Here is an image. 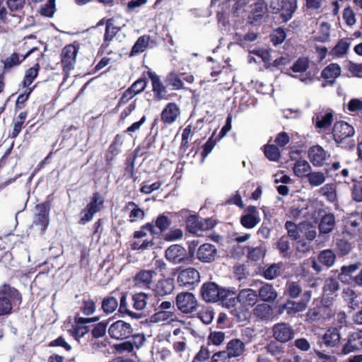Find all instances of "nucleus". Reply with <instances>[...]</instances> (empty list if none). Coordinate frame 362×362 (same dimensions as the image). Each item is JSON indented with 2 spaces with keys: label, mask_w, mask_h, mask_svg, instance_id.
Returning a JSON list of instances; mask_svg holds the SVG:
<instances>
[{
  "label": "nucleus",
  "mask_w": 362,
  "mask_h": 362,
  "mask_svg": "<svg viewBox=\"0 0 362 362\" xmlns=\"http://www.w3.org/2000/svg\"><path fill=\"white\" fill-rule=\"evenodd\" d=\"M21 300V296L17 289L6 283L1 284L0 317L10 315L13 305L20 304Z\"/></svg>",
  "instance_id": "obj_1"
},
{
  "label": "nucleus",
  "mask_w": 362,
  "mask_h": 362,
  "mask_svg": "<svg viewBox=\"0 0 362 362\" xmlns=\"http://www.w3.org/2000/svg\"><path fill=\"white\" fill-rule=\"evenodd\" d=\"M267 5L273 13L281 11L282 21L287 22L297 8V0H267Z\"/></svg>",
  "instance_id": "obj_2"
},
{
  "label": "nucleus",
  "mask_w": 362,
  "mask_h": 362,
  "mask_svg": "<svg viewBox=\"0 0 362 362\" xmlns=\"http://www.w3.org/2000/svg\"><path fill=\"white\" fill-rule=\"evenodd\" d=\"M310 66V60L307 57H300L290 68V70L293 73H298V76H294L288 74L289 76L293 78H299V80L305 83L310 84L314 81V74L310 71H307Z\"/></svg>",
  "instance_id": "obj_3"
},
{
  "label": "nucleus",
  "mask_w": 362,
  "mask_h": 362,
  "mask_svg": "<svg viewBox=\"0 0 362 362\" xmlns=\"http://www.w3.org/2000/svg\"><path fill=\"white\" fill-rule=\"evenodd\" d=\"M177 281L180 286L192 289L200 282V274L198 270L193 267L180 269Z\"/></svg>",
  "instance_id": "obj_4"
},
{
  "label": "nucleus",
  "mask_w": 362,
  "mask_h": 362,
  "mask_svg": "<svg viewBox=\"0 0 362 362\" xmlns=\"http://www.w3.org/2000/svg\"><path fill=\"white\" fill-rule=\"evenodd\" d=\"M311 298V293L306 291L303 293L301 299L298 301L288 300L286 303L279 306V313H282L284 311L289 315L296 314L303 312L308 307V304Z\"/></svg>",
  "instance_id": "obj_5"
},
{
  "label": "nucleus",
  "mask_w": 362,
  "mask_h": 362,
  "mask_svg": "<svg viewBox=\"0 0 362 362\" xmlns=\"http://www.w3.org/2000/svg\"><path fill=\"white\" fill-rule=\"evenodd\" d=\"M176 305L182 313L191 314L197 308V300L192 293L182 292L177 295Z\"/></svg>",
  "instance_id": "obj_6"
},
{
  "label": "nucleus",
  "mask_w": 362,
  "mask_h": 362,
  "mask_svg": "<svg viewBox=\"0 0 362 362\" xmlns=\"http://www.w3.org/2000/svg\"><path fill=\"white\" fill-rule=\"evenodd\" d=\"M165 257L173 264L185 263L189 260L187 251L180 245H172L165 251Z\"/></svg>",
  "instance_id": "obj_7"
},
{
  "label": "nucleus",
  "mask_w": 362,
  "mask_h": 362,
  "mask_svg": "<svg viewBox=\"0 0 362 362\" xmlns=\"http://www.w3.org/2000/svg\"><path fill=\"white\" fill-rule=\"evenodd\" d=\"M132 332L133 329L131 325L123 320H117L112 323L108 329L110 337L117 340L128 338L131 336Z\"/></svg>",
  "instance_id": "obj_8"
},
{
  "label": "nucleus",
  "mask_w": 362,
  "mask_h": 362,
  "mask_svg": "<svg viewBox=\"0 0 362 362\" xmlns=\"http://www.w3.org/2000/svg\"><path fill=\"white\" fill-rule=\"evenodd\" d=\"M78 51V47L72 44L68 45L63 48L61 54V62L65 72L67 73L74 69Z\"/></svg>",
  "instance_id": "obj_9"
},
{
  "label": "nucleus",
  "mask_w": 362,
  "mask_h": 362,
  "mask_svg": "<svg viewBox=\"0 0 362 362\" xmlns=\"http://www.w3.org/2000/svg\"><path fill=\"white\" fill-rule=\"evenodd\" d=\"M272 336L277 341L286 343L293 338L294 330L289 324L279 322L273 326Z\"/></svg>",
  "instance_id": "obj_10"
},
{
  "label": "nucleus",
  "mask_w": 362,
  "mask_h": 362,
  "mask_svg": "<svg viewBox=\"0 0 362 362\" xmlns=\"http://www.w3.org/2000/svg\"><path fill=\"white\" fill-rule=\"evenodd\" d=\"M332 134L334 141L338 144H341L347 138L353 136L355 134V130L347 122L339 121L334 124Z\"/></svg>",
  "instance_id": "obj_11"
},
{
  "label": "nucleus",
  "mask_w": 362,
  "mask_h": 362,
  "mask_svg": "<svg viewBox=\"0 0 362 362\" xmlns=\"http://www.w3.org/2000/svg\"><path fill=\"white\" fill-rule=\"evenodd\" d=\"M103 201L100 200V196L98 193L93 195L91 202L81 211V218L79 221L81 224H86L92 220L93 215L100 211Z\"/></svg>",
  "instance_id": "obj_12"
},
{
  "label": "nucleus",
  "mask_w": 362,
  "mask_h": 362,
  "mask_svg": "<svg viewBox=\"0 0 362 362\" xmlns=\"http://www.w3.org/2000/svg\"><path fill=\"white\" fill-rule=\"evenodd\" d=\"M99 320V317H88L84 318L81 317H78L75 318V324L72 326V328L69 329V333L76 338V339H78L83 337L88 332V327L86 325L88 323L95 322Z\"/></svg>",
  "instance_id": "obj_13"
},
{
  "label": "nucleus",
  "mask_w": 362,
  "mask_h": 362,
  "mask_svg": "<svg viewBox=\"0 0 362 362\" xmlns=\"http://www.w3.org/2000/svg\"><path fill=\"white\" fill-rule=\"evenodd\" d=\"M360 349H362V332L361 330L349 335L347 341L341 349V354L347 355Z\"/></svg>",
  "instance_id": "obj_14"
},
{
  "label": "nucleus",
  "mask_w": 362,
  "mask_h": 362,
  "mask_svg": "<svg viewBox=\"0 0 362 362\" xmlns=\"http://www.w3.org/2000/svg\"><path fill=\"white\" fill-rule=\"evenodd\" d=\"M222 288L214 282L204 283L201 288V293L206 302H216L220 298Z\"/></svg>",
  "instance_id": "obj_15"
},
{
  "label": "nucleus",
  "mask_w": 362,
  "mask_h": 362,
  "mask_svg": "<svg viewBox=\"0 0 362 362\" xmlns=\"http://www.w3.org/2000/svg\"><path fill=\"white\" fill-rule=\"evenodd\" d=\"M261 221L259 212L254 206H249L245 209V214L240 218V223L246 228H255Z\"/></svg>",
  "instance_id": "obj_16"
},
{
  "label": "nucleus",
  "mask_w": 362,
  "mask_h": 362,
  "mask_svg": "<svg viewBox=\"0 0 362 362\" xmlns=\"http://www.w3.org/2000/svg\"><path fill=\"white\" fill-rule=\"evenodd\" d=\"M310 161L315 166H322L329 157V153L319 145L310 147L308 152Z\"/></svg>",
  "instance_id": "obj_17"
},
{
  "label": "nucleus",
  "mask_w": 362,
  "mask_h": 362,
  "mask_svg": "<svg viewBox=\"0 0 362 362\" xmlns=\"http://www.w3.org/2000/svg\"><path fill=\"white\" fill-rule=\"evenodd\" d=\"M333 122V113L332 111L322 110L315 113L313 117L315 127L320 130H326Z\"/></svg>",
  "instance_id": "obj_18"
},
{
  "label": "nucleus",
  "mask_w": 362,
  "mask_h": 362,
  "mask_svg": "<svg viewBox=\"0 0 362 362\" xmlns=\"http://www.w3.org/2000/svg\"><path fill=\"white\" fill-rule=\"evenodd\" d=\"M246 344L238 338H233L229 340L226 346V351L232 358L243 356L246 352Z\"/></svg>",
  "instance_id": "obj_19"
},
{
  "label": "nucleus",
  "mask_w": 362,
  "mask_h": 362,
  "mask_svg": "<svg viewBox=\"0 0 362 362\" xmlns=\"http://www.w3.org/2000/svg\"><path fill=\"white\" fill-rule=\"evenodd\" d=\"M37 209L39 213L35 215L32 226L34 230L43 233L49 223V214L42 206H37Z\"/></svg>",
  "instance_id": "obj_20"
},
{
  "label": "nucleus",
  "mask_w": 362,
  "mask_h": 362,
  "mask_svg": "<svg viewBox=\"0 0 362 362\" xmlns=\"http://www.w3.org/2000/svg\"><path fill=\"white\" fill-rule=\"evenodd\" d=\"M156 274L153 270H141L134 277V286L141 288H148L152 284L153 275Z\"/></svg>",
  "instance_id": "obj_21"
},
{
  "label": "nucleus",
  "mask_w": 362,
  "mask_h": 362,
  "mask_svg": "<svg viewBox=\"0 0 362 362\" xmlns=\"http://www.w3.org/2000/svg\"><path fill=\"white\" fill-rule=\"evenodd\" d=\"M181 113L180 107L174 103H168L161 113V120L164 123L172 124L176 121Z\"/></svg>",
  "instance_id": "obj_22"
},
{
  "label": "nucleus",
  "mask_w": 362,
  "mask_h": 362,
  "mask_svg": "<svg viewBox=\"0 0 362 362\" xmlns=\"http://www.w3.org/2000/svg\"><path fill=\"white\" fill-rule=\"evenodd\" d=\"M216 253L217 250L214 245L205 243L199 247L197 257L202 262H210L214 260Z\"/></svg>",
  "instance_id": "obj_23"
},
{
  "label": "nucleus",
  "mask_w": 362,
  "mask_h": 362,
  "mask_svg": "<svg viewBox=\"0 0 362 362\" xmlns=\"http://www.w3.org/2000/svg\"><path fill=\"white\" fill-rule=\"evenodd\" d=\"M186 225L191 233H197L198 230H207L213 227L211 220H204V224L199 220L197 216L191 215L186 220Z\"/></svg>",
  "instance_id": "obj_24"
},
{
  "label": "nucleus",
  "mask_w": 362,
  "mask_h": 362,
  "mask_svg": "<svg viewBox=\"0 0 362 362\" xmlns=\"http://www.w3.org/2000/svg\"><path fill=\"white\" fill-rule=\"evenodd\" d=\"M238 300L243 307H252L257 301V294L253 289H243L238 295Z\"/></svg>",
  "instance_id": "obj_25"
},
{
  "label": "nucleus",
  "mask_w": 362,
  "mask_h": 362,
  "mask_svg": "<svg viewBox=\"0 0 362 362\" xmlns=\"http://www.w3.org/2000/svg\"><path fill=\"white\" fill-rule=\"evenodd\" d=\"M148 76L152 81L155 98L158 100L166 99V88L162 83L159 76L153 72H148Z\"/></svg>",
  "instance_id": "obj_26"
},
{
  "label": "nucleus",
  "mask_w": 362,
  "mask_h": 362,
  "mask_svg": "<svg viewBox=\"0 0 362 362\" xmlns=\"http://www.w3.org/2000/svg\"><path fill=\"white\" fill-rule=\"evenodd\" d=\"M218 300L221 301L223 306L229 309L234 308L237 301H238V296L235 291L223 288H222V291H221Z\"/></svg>",
  "instance_id": "obj_27"
},
{
  "label": "nucleus",
  "mask_w": 362,
  "mask_h": 362,
  "mask_svg": "<svg viewBox=\"0 0 362 362\" xmlns=\"http://www.w3.org/2000/svg\"><path fill=\"white\" fill-rule=\"evenodd\" d=\"M174 290V283L172 279L159 280L155 285L154 292L157 296H165L170 294Z\"/></svg>",
  "instance_id": "obj_28"
},
{
  "label": "nucleus",
  "mask_w": 362,
  "mask_h": 362,
  "mask_svg": "<svg viewBox=\"0 0 362 362\" xmlns=\"http://www.w3.org/2000/svg\"><path fill=\"white\" fill-rule=\"evenodd\" d=\"M151 321L154 323L168 324L173 322H177L176 314L170 310H160L151 317Z\"/></svg>",
  "instance_id": "obj_29"
},
{
  "label": "nucleus",
  "mask_w": 362,
  "mask_h": 362,
  "mask_svg": "<svg viewBox=\"0 0 362 362\" xmlns=\"http://www.w3.org/2000/svg\"><path fill=\"white\" fill-rule=\"evenodd\" d=\"M340 339L339 331L335 327L329 328L322 336L324 344L329 347L337 346L339 344Z\"/></svg>",
  "instance_id": "obj_30"
},
{
  "label": "nucleus",
  "mask_w": 362,
  "mask_h": 362,
  "mask_svg": "<svg viewBox=\"0 0 362 362\" xmlns=\"http://www.w3.org/2000/svg\"><path fill=\"white\" fill-rule=\"evenodd\" d=\"M341 74V68L337 64H330L322 71V77L329 83H333Z\"/></svg>",
  "instance_id": "obj_31"
},
{
  "label": "nucleus",
  "mask_w": 362,
  "mask_h": 362,
  "mask_svg": "<svg viewBox=\"0 0 362 362\" xmlns=\"http://www.w3.org/2000/svg\"><path fill=\"white\" fill-rule=\"evenodd\" d=\"M277 292L274 288L269 284L263 285L259 291V296L264 302H273L277 298Z\"/></svg>",
  "instance_id": "obj_32"
},
{
  "label": "nucleus",
  "mask_w": 362,
  "mask_h": 362,
  "mask_svg": "<svg viewBox=\"0 0 362 362\" xmlns=\"http://www.w3.org/2000/svg\"><path fill=\"white\" fill-rule=\"evenodd\" d=\"M126 209L129 211V218L130 222L138 221L144 217V211L133 202H129L126 205Z\"/></svg>",
  "instance_id": "obj_33"
},
{
  "label": "nucleus",
  "mask_w": 362,
  "mask_h": 362,
  "mask_svg": "<svg viewBox=\"0 0 362 362\" xmlns=\"http://www.w3.org/2000/svg\"><path fill=\"white\" fill-rule=\"evenodd\" d=\"M335 226L334 216L331 214H326L322 218L319 224V230L321 233H330Z\"/></svg>",
  "instance_id": "obj_34"
},
{
  "label": "nucleus",
  "mask_w": 362,
  "mask_h": 362,
  "mask_svg": "<svg viewBox=\"0 0 362 362\" xmlns=\"http://www.w3.org/2000/svg\"><path fill=\"white\" fill-rule=\"evenodd\" d=\"M0 21L6 24H10L16 27L21 22V16L8 13L4 7L0 8Z\"/></svg>",
  "instance_id": "obj_35"
},
{
  "label": "nucleus",
  "mask_w": 362,
  "mask_h": 362,
  "mask_svg": "<svg viewBox=\"0 0 362 362\" xmlns=\"http://www.w3.org/2000/svg\"><path fill=\"white\" fill-rule=\"evenodd\" d=\"M36 48H33L29 50L25 55L23 56L22 59H20L19 55L17 53H13L10 57L6 59L4 62V66L5 69H10L13 66L19 65L25 58L33 53Z\"/></svg>",
  "instance_id": "obj_36"
},
{
  "label": "nucleus",
  "mask_w": 362,
  "mask_h": 362,
  "mask_svg": "<svg viewBox=\"0 0 362 362\" xmlns=\"http://www.w3.org/2000/svg\"><path fill=\"white\" fill-rule=\"evenodd\" d=\"M339 283L338 281L333 278L327 279L325 281V285L323 287V295L324 297H327L328 298H333L332 296L334 294L335 292L339 291Z\"/></svg>",
  "instance_id": "obj_37"
},
{
  "label": "nucleus",
  "mask_w": 362,
  "mask_h": 362,
  "mask_svg": "<svg viewBox=\"0 0 362 362\" xmlns=\"http://www.w3.org/2000/svg\"><path fill=\"white\" fill-rule=\"evenodd\" d=\"M311 169L309 163L305 160H297L293 166V173L298 177H308Z\"/></svg>",
  "instance_id": "obj_38"
},
{
  "label": "nucleus",
  "mask_w": 362,
  "mask_h": 362,
  "mask_svg": "<svg viewBox=\"0 0 362 362\" xmlns=\"http://www.w3.org/2000/svg\"><path fill=\"white\" fill-rule=\"evenodd\" d=\"M151 43V37L148 35H143L138 38L132 49V55L143 52Z\"/></svg>",
  "instance_id": "obj_39"
},
{
  "label": "nucleus",
  "mask_w": 362,
  "mask_h": 362,
  "mask_svg": "<svg viewBox=\"0 0 362 362\" xmlns=\"http://www.w3.org/2000/svg\"><path fill=\"white\" fill-rule=\"evenodd\" d=\"M148 296L143 292L137 293L133 295V308L136 310H143L147 305V299Z\"/></svg>",
  "instance_id": "obj_40"
},
{
  "label": "nucleus",
  "mask_w": 362,
  "mask_h": 362,
  "mask_svg": "<svg viewBox=\"0 0 362 362\" xmlns=\"http://www.w3.org/2000/svg\"><path fill=\"white\" fill-rule=\"evenodd\" d=\"M342 297L351 308L355 309L358 307V301L357 300V294L354 290L349 288L344 289L342 291Z\"/></svg>",
  "instance_id": "obj_41"
},
{
  "label": "nucleus",
  "mask_w": 362,
  "mask_h": 362,
  "mask_svg": "<svg viewBox=\"0 0 362 362\" xmlns=\"http://www.w3.org/2000/svg\"><path fill=\"white\" fill-rule=\"evenodd\" d=\"M318 259L322 264L330 267L335 262L336 255L332 250H325L320 253Z\"/></svg>",
  "instance_id": "obj_42"
},
{
  "label": "nucleus",
  "mask_w": 362,
  "mask_h": 362,
  "mask_svg": "<svg viewBox=\"0 0 362 362\" xmlns=\"http://www.w3.org/2000/svg\"><path fill=\"white\" fill-rule=\"evenodd\" d=\"M300 228L301 230L300 235H305L306 238L311 241L316 237L315 228L308 222L300 223Z\"/></svg>",
  "instance_id": "obj_43"
},
{
  "label": "nucleus",
  "mask_w": 362,
  "mask_h": 362,
  "mask_svg": "<svg viewBox=\"0 0 362 362\" xmlns=\"http://www.w3.org/2000/svg\"><path fill=\"white\" fill-rule=\"evenodd\" d=\"M308 181L312 187H318L326 180L325 175L322 172H312L308 175Z\"/></svg>",
  "instance_id": "obj_44"
},
{
  "label": "nucleus",
  "mask_w": 362,
  "mask_h": 362,
  "mask_svg": "<svg viewBox=\"0 0 362 362\" xmlns=\"http://www.w3.org/2000/svg\"><path fill=\"white\" fill-rule=\"evenodd\" d=\"M119 311L121 313H126L128 315H129L130 317L135 318V319H139L141 317L140 314L134 313L133 311H132L129 309L128 305H127V301L126 293H121L120 305H119Z\"/></svg>",
  "instance_id": "obj_45"
},
{
  "label": "nucleus",
  "mask_w": 362,
  "mask_h": 362,
  "mask_svg": "<svg viewBox=\"0 0 362 362\" xmlns=\"http://www.w3.org/2000/svg\"><path fill=\"white\" fill-rule=\"evenodd\" d=\"M118 307V302L115 297L109 296L104 298L102 303V308L103 311L110 314L113 313Z\"/></svg>",
  "instance_id": "obj_46"
},
{
  "label": "nucleus",
  "mask_w": 362,
  "mask_h": 362,
  "mask_svg": "<svg viewBox=\"0 0 362 362\" xmlns=\"http://www.w3.org/2000/svg\"><path fill=\"white\" fill-rule=\"evenodd\" d=\"M320 192L322 195L325 196L331 202H334L337 200L336 187L334 184L325 185L320 188Z\"/></svg>",
  "instance_id": "obj_47"
},
{
  "label": "nucleus",
  "mask_w": 362,
  "mask_h": 362,
  "mask_svg": "<svg viewBox=\"0 0 362 362\" xmlns=\"http://www.w3.org/2000/svg\"><path fill=\"white\" fill-rule=\"evenodd\" d=\"M39 65L37 64L35 66L30 68L25 74L23 81V86L29 88L28 87L32 84L33 81L36 78L38 74Z\"/></svg>",
  "instance_id": "obj_48"
},
{
  "label": "nucleus",
  "mask_w": 362,
  "mask_h": 362,
  "mask_svg": "<svg viewBox=\"0 0 362 362\" xmlns=\"http://www.w3.org/2000/svg\"><path fill=\"white\" fill-rule=\"evenodd\" d=\"M360 219L353 218L352 217L348 218L346 221L344 234H348L350 236H354L360 225Z\"/></svg>",
  "instance_id": "obj_49"
},
{
  "label": "nucleus",
  "mask_w": 362,
  "mask_h": 362,
  "mask_svg": "<svg viewBox=\"0 0 362 362\" xmlns=\"http://www.w3.org/2000/svg\"><path fill=\"white\" fill-rule=\"evenodd\" d=\"M285 228L290 238L296 240L300 238L301 230L300 228V223L297 226L294 223L288 221L285 223Z\"/></svg>",
  "instance_id": "obj_50"
},
{
  "label": "nucleus",
  "mask_w": 362,
  "mask_h": 362,
  "mask_svg": "<svg viewBox=\"0 0 362 362\" xmlns=\"http://www.w3.org/2000/svg\"><path fill=\"white\" fill-rule=\"evenodd\" d=\"M302 292L301 286L296 282L290 281L286 284L285 293L292 298H296Z\"/></svg>",
  "instance_id": "obj_51"
},
{
  "label": "nucleus",
  "mask_w": 362,
  "mask_h": 362,
  "mask_svg": "<svg viewBox=\"0 0 362 362\" xmlns=\"http://www.w3.org/2000/svg\"><path fill=\"white\" fill-rule=\"evenodd\" d=\"M254 314L261 319H267L272 314V308L265 303L259 304L254 309Z\"/></svg>",
  "instance_id": "obj_52"
},
{
  "label": "nucleus",
  "mask_w": 362,
  "mask_h": 362,
  "mask_svg": "<svg viewBox=\"0 0 362 362\" xmlns=\"http://www.w3.org/2000/svg\"><path fill=\"white\" fill-rule=\"evenodd\" d=\"M264 154L269 160L272 161H277L281 155L279 148L274 144L264 146Z\"/></svg>",
  "instance_id": "obj_53"
},
{
  "label": "nucleus",
  "mask_w": 362,
  "mask_h": 362,
  "mask_svg": "<svg viewBox=\"0 0 362 362\" xmlns=\"http://www.w3.org/2000/svg\"><path fill=\"white\" fill-rule=\"evenodd\" d=\"M226 339L225 332L221 331L211 332L208 336V341L215 346L222 344Z\"/></svg>",
  "instance_id": "obj_54"
},
{
  "label": "nucleus",
  "mask_w": 362,
  "mask_h": 362,
  "mask_svg": "<svg viewBox=\"0 0 362 362\" xmlns=\"http://www.w3.org/2000/svg\"><path fill=\"white\" fill-rule=\"evenodd\" d=\"M331 25L328 23L323 22L320 24L317 39L320 42L327 41L330 37Z\"/></svg>",
  "instance_id": "obj_55"
},
{
  "label": "nucleus",
  "mask_w": 362,
  "mask_h": 362,
  "mask_svg": "<svg viewBox=\"0 0 362 362\" xmlns=\"http://www.w3.org/2000/svg\"><path fill=\"white\" fill-rule=\"evenodd\" d=\"M361 267V264L359 263H355L352 264H349L348 266H343L341 268V272L339 274V278L344 281V279L346 276H349L352 273L355 272L356 270H358Z\"/></svg>",
  "instance_id": "obj_56"
},
{
  "label": "nucleus",
  "mask_w": 362,
  "mask_h": 362,
  "mask_svg": "<svg viewBox=\"0 0 362 362\" xmlns=\"http://www.w3.org/2000/svg\"><path fill=\"white\" fill-rule=\"evenodd\" d=\"M350 44L346 40H341L334 47L332 52L334 55L341 57L344 55L349 49Z\"/></svg>",
  "instance_id": "obj_57"
},
{
  "label": "nucleus",
  "mask_w": 362,
  "mask_h": 362,
  "mask_svg": "<svg viewBox=\"0 0 362 362\" xmlns=\"http://www.w3.org/2000/svg\"><path fill=\"white\" fill-rule=\"evenodd\" d=\"M265 250L262 247H251L249 249L247 257L252 261H258L264 257Z\"/></svg>",
  "instance_id": "obj_58"
},
{
  "label": "nucleus",
  "mask_w": 362,
  "mask_h": 362,
  "mask_svg": "<svg viewBox=\"0 0 362 362\" xmlns=\"http://www.w3.org/2000/svg\"><path fill=\"white\" fill-rule=\"evenodd\" d=\"M281 267L278 264L270 265L264 272V276L267 279H273L280 274Z\"/></svg>",
  "instance_id": "obj_59"
},
{
  "label": "nucleus",
  "mask_w": 362,
  "mask_h": 362,
  "mask_svg": "<svg viewBox=\"0 0 362 362\" xmlns=\"http://www.w3.org/2000/svg\"><path fill=\"white\" fill-rule=\"evenodd\" d=\"M265 349L267 352L273 356H278L284 353L283 346L275 341L269 342Z\"/></svg>",
  "instance_id": "obj_60"
},
{
  "label": "nucleus",
  "mask_w": 362,
  "mask_h": 362,
  "mask_svg": "<svg viewBox=\"0 0 362 362\" xmlns=\"http://www.w3.org/2000/svg\"><path fill=\"white\" fill-rule=\"evenodd\" d=\"M343 19L349 26H353L356 23V15L351 7H346L344 9Z\"/></svg>",
  "instance_id": "obj_61"
},
{
  "label": "nucleus",
  "mask_w": 362,
  "mask_h": 362,
  "mask_svg": "<svg viewBox=\"0 0 362 362\" xmlns=\"http://www.w3.org/2000/svg\"><path fill=\"white\" fill-rule=\"evenodd\" d=\"M168 84L174 90H179L183 87V83L180 77L173 73L170 74L167 78Z\"/></svg>",
  "instance_id": "obj_62"
},
{
  "label": "nucleus",
  "mask_w": 362,
  "mask_h": 362,
  "mask_svg": "<svg viewBox=\"0 0 362 362\" xmlns=\"http://www.w3.org/2000/svg\"><path fill=\"white\" fill-rule=\"evenodd\" d=\"M25 4V0H7L6 4L11 12L21 11Z\"/></svg>",
  "instance_id": "obj_63"
},
{
  "label": "nucleus",
  "mask_w": 362,
  "mask_h": 362,
  "mask_svg": "<svg viewBox=\"0 0 362 362\" xmlns=\"http://www.w3.org/2000/svg\"><path fill=\"white\" fill-rule=\"evenodd\" d=\"M352 199L357 202H362V182L355 183L351 188Z\"/></svg>",
  "instance_id": "obj_64"
}]
</instances>
